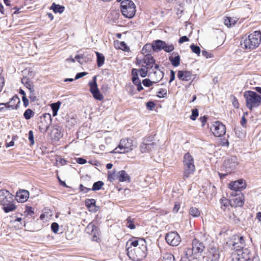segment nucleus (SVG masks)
<instances>
[{
	"mask_svg": "<svg viewBox=\"0 0 261 261\" xmlns=\"http://www.w3.org/2000/svg\"><path fill=\"white\" fill-rule=\"evenodd\" d=\"M130 247L127 249V254L133 260H141L147 255L146 242L144 239L136 238L129 240Z\"/></svg>",
	"mask_w": 261,
	"mask_h": 261,
	"instance_id": "f257e3e1",
	"label": "nucleus"
},
{
	"mask_svg": "<svg viewBox=\"0 0 261 261\" xmlns=\"http://www.w3.org/2000/svg\"><path fill=\"white\" fill-rule=\"evenodd\" d=\"M192 248L185 249L184 256L181 257L180 261L199 260L203 257L202 252L205 248L203 244L197 239H195L192 241Z\"/></svg>",
	"mask_w": 261,
	"mask_h": 261,
	"instance_id": "f03ea898",
	"label": "nucleus"
},
{
	"mask_svg": "<svg viewBox=\"0 0 261 261\" xmlns=\"http://www.w3.org/2000/svg\"><path fill=\"white\" fill-rule=\"evenodd\" d=\"M261 33L258 31H254L247 37H243L241 41L242 47L249 50L255 49L260 44Z\"/></svg>",
	"mask_w": 261,
	"mask_h": 261,
	"instance_id": "7ed1b4c3",
	"label": "nucleus"
},
{
	"mask_svg": "<svg viewBox=\"0 0 261 261\" xmlns=\"http://www.w3.org/2000/svg\"><path fill=\"white\" fill-rule=\"evenodd\" d=\"M183 165L184 169L183 176L185 179L193 174L195 171L194 159L193 156L189 152H187L184 155Z\"/></svg>",
	"mask_w": 261,
	"mask_h": 261,
	"instance_id": "20e7f679",
	"label": "nucleus"
},
{
	"mask_svg": "<svg viewBox=\"0 0 261 261\" xmlns=\"http://www.w3.org/2000/svg\"><path fill=\"white\" fill-rule=\"evenodd\" d=\"M244 96L246 106L250 110L258 107L261 104V96L254 91H247L244 92Z\"/></svg>",
	"mask_w": 261,
	"mask_h": 261,
	"instance_id": "39448f33",
	"label": "nucleus"
},
{
	"mask_svg": "<svg viewBox=\"0 0 261 261\" xmlns=\"http://www.w3.org/2000/svg\"><path fill=\"white\" fill-rule=\"evenodd\" d=\"M121 12L126 18H132L136 13V7L130 0H124L121 3Z\"/></svg>",
	"mask_w": 261,
	"mask_h": 261,
	"instance_id": "423d86ee",
	"label": "nucleus"
},
{
	"mask_svg": "<svg viewBox=\"0 0 261 261\" xmlns=\"http://www.w3.org/2000/svg\"><path fill=\"white\" fill-rule=\"evenodd\" d=\"M134 148L133 141L129 139H123L121 140L118 147L115 148L112 152L113 153H125L132 150Z\"/></svg>",
	"mask_w": 261,
	"mask_h": 261,
	"instance_id": "0eeeda50",
	"label": "nucleus"
},
{
	"mask_svg": "<svg viewBox=\"0 0 261 261\" xmlns=\"http://www.w3.org/2000/svg\"><path fill=\"white\" fill-rule=\"evenodd\" d=\"M250 258V252L246 248L237 249L232 253L233 261H248Z\"/></svg>",
	"mask_w": 261,
	"mask_h": 261,
	"instance_id": "6e6552de",
	"label": "nucleus"
},
{
	"mask_svg": "<svg viewBox=\"0 0 261 261\" xmlns=\"http://www.w3.org/2000/svg\"><path fill=\"white\" fill-rule=\"evenodd\" d=\"M211 130L216 137H221L226 134V127L224 124L219 121L213 122Z\"/></svg>",
	"mask_w": 261,
	"mask_h": 261,
	"instance_id": "1a4fd4ad",
	"label": "nucleus"
},
{
	"mask_svg": "<svg viewBox=\"0 0 261 261\" xmlns=\"http://www.w3.org/2000/svg\"><path fill=\"white\" fill-rule=\"evenodd\" d=\"M237 165L238 161L236 156H231L225 160L224 163V168L227 173L224 174L219 173L220 177H224L227 173H230L236 168Z\"/></svg>",
	"mask_w": 261,
	"mask_h": 261,
	"instance_id": "9d476101",
	"label": "nucleus"
},
{
	"mask_svg": "<svg viewBox=\"0 0 261 261\" xmlns=\"http://www.w3.org/2000/svg\"><path fill=\"white\" fill-rule=\"evenodd\" d=\"M52 118L48 113L44 114L40 117V121L39 123V128L41 132H46L50 125L51 124Z\"/></svg>",
	"mask_w": 261,
	"mask_h": 261,
	"instance_id": "9b49d317",
	"label": "nucleus"
},
{
	"mask_svg": "<svg viewBox=\"0 0 261 261\" xmlns=\"http://www.w3.org/2000/svg\"><path fill=\"white\" fill-rule=\"evenodd\" d=\"M90 86V91L92 94L93 97L96 99L101 100L103 98V95L100 93L96 83V76L93 77V81L89 82Z\"/></svg>",
	"mask_w": 261,
	"mask_h": 261,
	"instance_id": "f8f14e48",
	"label": "nucleus"
},
{
	"mask_svg": "<svg viewBox=\"0 0 261 261\" xmlns=\"http://www.w3.org/2000/svg\"><path fill=\"white\" fill-rule=\"evenodd\" d=\"M165 239L167 243L173 246H177L181 241L180 236L175 231L167 233Z\"/></svg>",
	"mask_w": 261,
	"mask_h": 261,
	"instance_id": "ddd939ff",
	"label": "nucleus"
},
{
	"mask_svg": "<svg viewBox=\"0 0 261 261\" xmlns=\"http://www.w3.org/2000/svg\"><path fill=\"white\" fill-rule=\"evenodd\" d=\"M231 195L232 197L229 200V203L232 206L238 207L242 206L244 202V197L242 194L233 195L232 192Z\"/></svg>",
	"mask_w": 261,
	"mask_h": 261,
	"instance_id": "4468645a",
	"label": "nucleus"
},
{
	"mask_svg": "<svg viewBox=\"0 0 261 261\" xmlns=\"http://www.w3.org/2000/svg\"><path fill=\"white\" fill-rule=\"evenodd\" d=\"M233 249L237 250V249L244 248L245 246V241L242 236L239 235H234L232 237V243Z\"/></svg>",
	"mask_w": 261,
	"mask_h": 261,
	"instance_id": "2eb2a0df",
	"label": "nucleus"
},
{
	"mask_svg": "<svg viewBox=\"0 0 261 261\" xmlns=\"http://www.w3.org/2000/svg\"><path fill=\"white\" fill-rule=\"evenodd\" d=\"M205 257L207 258V261H218L220 257L218 249L216 247H211L208 249Z\"/></svg>",
	"mask_w": 261,
	"mask_h": 261,
	"instance_id": "dca6fc26",
	"label": "nucleus"
},
{
	"mask_svg": "<svg viewBox=\"0 0 261 261\" xmlns=\"http://www.w3.org/2000/svg\"><path fill=\"white\" fill-rule=\"evenodd\" d=\"M246 182L242 179L232 181L229 184V189L234 191L243 190L246 188Z\"/></svg>",
	"mask_w": 261,
	"mask_h": 261,
	"instance_id": "f3484780",
	"label": "nucleus"
},
{
	"mask_svg": "<svg viewBox=\"0 0 261 261\" xmlns=\"http://www.w3.org/2000/svg\"><path fill=\"white\" fill-rule=\"evenodd\" d=\"M13 198V195L6 190H0V203L2 205L8 202Z\"/></svg>",
	"mask_w": 261,
	"mask_h": 261,
	"instance_id": "a211bd4d",
	"label": "nucleus"
},
{
	"mask_svg": "<svg viewBox=\"0 0 261 261\" xmlns=\"http://www.w3.org/2000/svg\"><path fill=\"white\" fill-rule=\"evenodd\" d=\"M85 231L87 233L93 236V240H97V235H98L99 231L98 228L93 223H90L86 227Z\"/></svg>",
	"mask_w": 261,
	"mask_h": 261,
	"instance_id": "6ab92c4d",
	"label": "nucleus"
},
{
	"mask_svg": "<svg viewBox=\"0 0 261 261\" xmlns=\"http://www.w3.org/2000/svg\"><path fill=\"white\" fill-rule=\"evenodd\" d=\"M159 65H155V70L153 73H150L149 76L153 80L154 83H157L161 80L164 76V73L163 71L159 69Z\"/></svg>",
	"mask_w": 261,
	"mask_h": 261,
	"instance_id": "aec40b11",
	"label": "nucleus"
},
{
	"mask_svg": "<svg viewBox=\"0 0 261 261\" xmlns=\"http://www.w3.org/2000/svg\"><path fill=\"white\" fill-rule=\"evenodd\" d=\"M29 197V192L25 190H19L16 193V198L19 202H24L26 201Z\"/></svg>",
	"mask_w": 261,
	"mask_h": 261,
	"instance_id": "412c9836",
	"label": "nucleus"
},
{
	"mask_svg": "<svg viewBox=\"0 0 261 261\" xmlns=\"http://www.w3.org/2000/svg\"><path fill=\"white\" fill-rule=\"evenodd\" d=\"M3 210L5 213H9L15 211L17 208L15 202L14 201L13 198L12 200H10L8 202H6L5 204L2 205Z\"/></svg>",
	"mask_w": 261,
	"mask_h": 261,
	"instance_id": "4be33fe9",
	"label": "nucleus"
},
{
	"mask_svg": "<svg viewBox=\"0 0 261 261\" xmlns=\"http://www.w3.org/2000/svg\"><path fill=\"white\" fill-rule=\"evenodd\" d=\"M20 101L19 97L17 96H13L10 100L6 103V108L11 109H16L18 108V105Z\"/></svg>",
	"mask_w": 261,
	"mask_h": 261,
	"instance_id": "5701e85b",
	"label": "nucleus"
},
{
	"mask_svg": "<svg viewBox=\"0 0 261 261\" xmlns=\"http://www.w3.org/2000/svg\"><path fill=\"white\" fill-rule=\"evenodd\" d=\"M192 76L190 71L179 70L178 72L177 77L181 81H189L192 79Z\"/></svg>",
	"mask_w": 261,
	"mask_h": 261,
	"instance_id": "b1692460",
	"label": "nucleus"
},
{
	"mask_svg": "<svg viewBox=\"0 0 261 261\" xmlns=\"http://www.w3.org/2000/svg\"><path fill=\"white\" fill-rule=\"evenodd\" d=\"M154 144L153 142L146 143L143 142L140 146V151L142 153H147L153 149Z\"/></svg>",
	"mask_w": 261,
	"mask_h": 261,
	"instance_id": "393cba45",
	"label": "nucleus"
},
{
	"mask_svg": "<svg viewBox=\"0 0 261 261\" xmlns=\"http://www.w3.org/2000/svg\"><path fill=\"white\" fill-rule=\"evenodd\" d=\"M169 61L174 67H177L180 64V56L176 53H173L169 58Z\"/></svg>",
	"mask_w": 261,
	"mask_h": 261,
	"instance_id": "a878e982",
	"label": "nucleus"
},
{
	"mask_svg": "<svg viewBox=\"0 0 261 261\" xmlns=\"http://www.w3.org/2000/svg\"><path fill=\"white\" fill-rule=\"evenodd\" d=\"M144 62L145 64V67L147 68L151 69L153 67H155V60L151 56L147 55L144 59Z\"/></svg>",
	"mask_w": 261,
	"mask_h": 261,
	"instance_id": "bb28decb",
	"label": "nucleus"
},
{
	"mask_svg": "<svg viewBox=\"0 0 261 261\" xmlns=\"http://www.w3.org/2000/svg\"><path fill=\"white\" fill-rule=\"evenodd\" d=\"M116 179L121 182L130 181L129 176L124 170H121L117 173Z\"/></svg>",
	"mask_w": 261,
	"mask_h": 261,
	"instance_id": "cd10ccee",
	"label": "nucleus"
},
{
	"mask_svg": "<svg viewBox=\"0 0 261 261\" xmlns=\"http://www.w3.org/2000/svg\"><path fill=\"white\" fill-rule=\"evenodd\" d=\"M165 41L157 40L153 42L152 47L154 51H160L163 49Z\"/></svg>",
	"mask_w": 261,
	"mask_h": 261,
	"instance_id": "c85d7f7f",
	"label": "nucleus"
},
{
	"mask_svg": "<svg viewBox=\"0 0 261 261\" xmlns=\"http://www.w3.org/2000/svg\"><path fill=\"white\" fill-rule=\"evenodd\" d=\"M51 9L55 13H62L64 10V7L59 5H56L55 3L53 4L51 6Z\"/></svg>",
	"mask_w": 261,
	"mask_h": 261,
	"instance_id": "c756f323",
	"label": "nucleus"
},
{
	"mask_svg": "<svg viewBox=\"0 0 261 261\" xmlns=\"http://www.w3.org/2000/svg\"><path fill=\"white\" fill-rule=\"evenodd\" d=\"M60 105L61 102L59 101L51 104L50 106L53 111V116H56L57 115V113L60 108Z\"/></svg>",
	"mask_w": 261,
	"mask_h": 261,
	"instance_id": "7c9ffc66",
	"label": "nucleus"
},
{
	"mask_svg": "<svg viewBox=\"0 0 261 261\" xmlns=\"http://www.w3.org/2000/svg\"><path fill=\"white\" fill-rule=\"evenodd\" d=\"M189 214L193 217H198L200 215V212L197 208L191 207L189 209Z\"/></svg>",
	"mask_w": 261,
	"mask_h": 261,
	"instance_id": "2f4dec72",
	"label": "nucleus"
},
{
	"mask_svg": "<svg viewBox=\"0 0 261 261\" xmlns=\"http://www.w3.org/2000/svg\"><path fill=\"white\" fill-rule=\"evenodd\" d=\"M163 261H175V257L170 253H165L163 255Z\"/></svg>",
	"mask_w": 261,
	"mask_h": 261,
	"instance_id": "473e14b6",
	"label": "nucleus"
},
{
	"mask_svg": "<svg viewBox=\"0 0 261 261\" xmlns=\"http://www.w3.org/2000/svg\"><path fill=\"white\" fill-rule=\"evenodd\" d=\"M96 54L97 56V65L98 67H100L104 64V56L98 52H96Z\"/></svg>",
	"mask_w": 261,
	"mask_h": 261,
	"instance_id": "72a5a7b5",
	"label": "nucleus"
},
{
	"mask_svg": "<svg viewBox=\"0 0 261 261\" xmlns=\"http://www.w3.org/2000/svg\"><path fill=\"white\" fill-rule=\"evenodd\" d=\"M34 115V112H33L31 109H28L24 112L23 116L25 119L29 120L33 117Z\"/></svg>",
	"mask_w": 261,
	"mask_h": 261,
	"instance_id": "f704fd0d",
	"label": "nucleus"
},
{
	"mask_svg": "<svg viewBox=\"0 0 261 261\" xmlns=\"http://www.w3.org/2000/svg\"><path fill=\"white\" fill-rule=\"evenodd\" d=\"M237 20L233 19L230 17H226L224 21V24L228 27H230L236 24Z\"/></svg>",
	"mask_w": 261,
	"mask_h": 261,
	"instance_id": "c9c22d12",
	"label": "nucleus"
},
{
	"mask_svg": "<svg viewBox=\"0 0 261 261\" xmlns=\"http://www.w3.org/2000/svg\"><path fill=\"white\" fill-rule=\"evenodd\" d=\"M52 137L56 140H58L61 137V134L60 130L57 128H55L53 130L51 133Z\"/></svg>",
	"mask_w": 261,
	"mask_h": 261,
	"instance_id": "e433bc0d",
	"label": "nucleus"
},
{
	"mask_svg": "<svg viewBox=\"0 0 261 261\" xmlns=\"http://www.w3.org/2000/svg\"><path fill=\"white\" fill-rule=\"evenodd\" d=\"M174 49V46L172 43H167L165 42V45L163 50L167 53H170Z\"/></svg>",
	"mask_w": 261,
	"mask_h": 261,
	"instance_id": "4c0bfd02",
	"label": "nucleus"
},
{
	"mask_svg": "<svg viewBox=\"0 0 261 261\" xmlns=\"http://www.w3.org/2000/svg\"><path fill=\"white\" fill-rule=\"evenodd\" d=\"M134 219H132L130 217H128L126 219V226L127 227L131 229H134L136 228L135 224H134Z\"/></svg>",
	"mask_w": 261,
	"mask_h": 261,
	"instance_id": "58836bf2",
	"label": "nucleus"
},
{
	"mask_svg": "<svg viewBox=\"0 0 261 261\" xmlns=\"http://www.w3.org/2000/svg\"><path fill=\"white\" fill-rule=\"evenodd\" d=\"M117 44H118L117 47L119 49H120L125 51H128L129 48L124 42H123V41L120 42L118 43Z\"/></svg>",
	"mask_w": 261,
	"mask_h": 261,
	"instance_id": "ea45409f",
	"label": "nucleus"
},
{
	"mask_svg": "<svg viewBox=\"0 0 261 261\" xmlns=\"http://www.w3.org/2000/svg\"><path fill=\"white\" fill-rule=\"evenodd\" d=\"M103 185V182L101 181H98L96 182H95L93 185V187L92 188V190L93 191H97L101 189L102 186Z\"/></svg>",
	"mask_w": 261,
	"mask_h": 261,
	"instance_id": "a19ab883",
	"label": "nucleus"
},
{
	"mask_svg": "<svg viewBox=\"0 0 261 261\" xmlns=\"http://www.w3.org/2000/svg\"><path fill=\"white\" fill-rule=\"evenodd\" d=\"M190 48L194 53L196 54L197 56L200 55L201 50L199 46L192 44L190 46Z\"/></svg>",
	"mask_w": 261,
	"mask_h": 261,
	"instance_id": "79ce46f5",
	"label": "nucleus"
},
{
	"mask_svg": "<svg viewBox=\"0 0 261 261\" xmlns=\"http://www.w3.org/2000/svg\"><path fill=\"white\" fill-rule=\"evenodd\" d=\"M87 206L89 208H92L94 207L95 205V201L94 199H88L86 201Z\"/></svg>",
	"mask_w": 261,
	"mask_h": 261,
	"instance_id": "37998d69",
	"label": "nucleus"
},
{
	"mask_svg": "<svg viewBox=\"0 0 261 261\" xmlns=\"http://www.w3.org/2000/svg\"><path fill=\"white\" fill-rule=\"evenodd\" d=\"M75 59L81 64H83V63L84 62H85V60H84V56L83 54L77 55L75 56Z\"/></svg>",
	"mask_w": 261,
	"mask_h": 261,
	"instance_id": "c03bdc74",
	"label": "nucleus"
},
{
	"mask_svg": "<svg viewBox=\"0 0 261 261\" xmlns=\"http://www.w3.org/2000/svg\"><path fill=\"white\" fill-rule=\"evenodd\" d=\"M24 214L25 216H32L34 214V211L31 207L27 206L25 207V211L24 212Z\"/></svg>",
	"mask_w": 261,
	"mask_h": 261,
	"instance_id": "a18cd8bd",
	"label": "nucleus"
},
{
	"mask_svg": "<svg viewBox=\"0 0 261 261\" xmlns=\"http://www.w3.org/2000/svg\"><path fill=\"white\" fill-rule=\"evenodd\" d=\"M198 116V111L197 109H194L192 111V115L190 116L191 119L195 120Z\"/></svg>",
	"mask_w": 261,
	"mask_h": 261,
	"instance_id": "49530a36",
	"label": "nucleus"
},
{
	"mask_svg": "<svg viewBox=\"0 0 261 261\" xmlns=\"http://www.w3.org/2000/svg\"><path fill=\"white\" fill-rule=\"evenodd\" d=\"M202 55L206 59L212 58L214 57L213 55L211 53L205 50H203L202 51Z\"/></svg>",
	"mask_w": 261,
	"mask_h": 261,
	"instance_id": "de8ad7c7",
	"label": "nucleus"
},
{
	"mask_svg": "<svg viewBox=\"0 0 261 261\" xmlns=\"http://www.w3.org/2000/svg\"><path fill=\"white\" fill-rule=\"evenodd\" d=\"M149 68H147L146 67H144V68H142L140 70V75L142 77H145L147 74V69H148Z\"/></svg>",
	"mask_w": 261,
	"mask_h": 261,
	"instance_id": "09e8293b",
	"label": "nucleus"
},
{
	"mask_svg": "<svg viewBox=\"0 0 261 261\" xmlns=\"http://www.w3.org/2000/svg\"><path fill=\"white\" fill-rule=\"evenodd\" d=\"M51 228L52 231L54 233H57L59 230V225L57 223H53L51 225Z\"/></svg>",
	"mask_w": 261,
	"mask_h": 261,
	"instance_id": "8fccbe9b",
	"label": "nucleus"
},
{
	"mask_svg": "<svg viewBox=\"0 0 261 261\" xmlns=\"http://www.w3.org/2000/svg\"><path fill=\"white\" fill-rule=\"evenodd\" d=\"M167 95V90L166 89H161L158 92L157 96L159 97H165Z\"/></svg>",
	"mask_w": 261,
	"mask_h": 261,
	"instance_id": "3c124183",
	"label": "nucleus"
},
{
	"mask_svg": "<svg viewBox=\"0 0 261 261\" xmlns=\"http://www.w3.org/2000/svg\"><path fill=\"white\" fill-rule=\"evenodd\" d=\"M143 84L146 87H150L151 86L153 83H154L153 81L152 82L149 79H145L142 82Z\"/></svg>",
	"mask_w": 261,
	"mask_h": 261,
	"instance_id": "603ef678",
	"label": "nucleus"
},
{
	"mask_svg": "<svg viewBox=\"0 0 261 261\" xmlns=\"http://www.w3.org/2000/svg\"><path fill=\"white\" fill-rule=\"evenodd\" d=\"M29 140L31 142V145L34 144V135L32 130H30L29 132Z\"/></svg>",
	"mask_w": 261,
	"mask_h": 261,
	"instance_id": "864d4df0",
	"label": "nucleus"
},
{
	"mask_svg": "<svg viewBox=\"0 0 261 261\" xmlns=\"http://www.w3.org/2000/svg\"><path fill=\"white\" fill-rule=\"evenodd\" d=\"M189 39L186 36H184L180 38L178 41L179 44H181L185 42L189 41Z\"/></svg>",
	"mask_w": 261,
	"mask_h": 261,
	"instance_id": "5fc2aeb1",
	"label": "nucleus"
},
{
	"mask_svg": "<svg viewBox=\"0 0 261 261\" xmlns=\"http://www.w3.org/2000/svg\"><path fill=\"white\" fill-rule=\"evenodd\" d=\"M87 74H88V73L86 72H82L78 73L77 74H76L75 79L77 80V79H80V78L83 77L84 76L86 75Z\"/></svg>",
	"mask_w": 261,
	"mask_h": 261,
	"instance_id": "6e6d98bb",
	"label": "nucleus"
},
{
	"mask_svg": "<svg viewBox=\"0 0 261 261\" xmlns=\"http://www.w3.org/2000/svg\"><path fill=\"white\" fill-rule=\"evenodd\" d=\"M115 178H116V174L114 173L109 174L108 179L110 181H113Z\"/></svg>",
	"mask_w": 261,
	"mask_h": 261,
	"instance_id": "4d7b16f0",
	"label": "nucleus"
},
{
	"mask_svg": "<svg viewBox=\"0 0 261 261\" xmlns=\"http://www.w3.org/2000/svg\"><path fill=\"white\" fill-rule=\"evenodd\" d=\"M132 81L135 85H137L141 83L140 80H139L138 76H133L132 78Z\"/></svg>",
	"mask_w": 261,
	"mask_h": 261,
	"instance_id": "13d9d810",
	"label": "nucleus"
},
{
	"mask_svg": "<svg viewBox=\"0 0 261 261\" xmlns=\"http://www.w3.org/2000/svg\"><path fill=\"white\" fill-rule=\"evenodd\" d=\"M232 105H233V107L236 108H238L239 107V102L235 97H233Z\"/></svg>",
	"mask_w": 261,
	"mask_h": 261,
	"instance_id": "bf43d9fd",
	"label": "nucleus"
},
{
	"mask_svg": "<svg viewBox=\"0 0 261 261\" xmlns=\"http://www.w3.org/2000/svg\"><path fill=\"white\" fill-rule=\"evenodd\" d=\"M146 107L149 110H152L154 107V103L152 101H149L147 102Z\"/></svg>",
	"mask_w": 261,
	"mask_h": 261,
	"instance_id": "052dcab7",
	"label": "nucleus"
},
{
	"mask_svg": "<svg viewBox=\"0 0 261 261\" xmlns=\"http://www.w3.org/2000/svg\"><path fill=\"white\" fill-rule=\"evenodd\" d=\"M76 162L80 164H84L87 162V161L83 158H79L76 159Z\"/></svg>",
	"mask_w": 261,
	"mask_h": 261,
	"instance_id": "680f3d73",
	"label": "nucleus"
},
{
	"mask_svg": "<svg viewBox=\"0 0 261 261\" xmlns=\"http://www.w3.org/2000/svg\"><path fill=\"white\" fill-rule=\"evenodd\" d=\"M199 120L202 123V126H203L206 122L207 118L205 116H204L202 117H200Z\"/></svg>",
	"mask_w": 261,
	"mask_h": 261,
	"instance_id": "e2e57ef3",
	"label": "nucleus"
},
{
	"mask_svg": "<svg viewBox=\"0 0 261 261\" xmlns=\"http://www.w3.org/2000/svg\"><path fill=\"white\" fill-rule=\"evenodd\" d=\"M220 203L222 206H226L227 203V199L225 197H223L220 199Z\"/></svg>",
	"mask_w": 261,
	"mask_h": 261,
	"instance_id": "0e129e2a",
	"label": "nucleus"
},
{
	"mask_svg": "<svg viewBox=\"0 0 261 261\" xmlns=\"http://www.w3.org/2000/svg\"><path fill=\"white\" fill-rule=\"evenodd\" d=\"M80 190L81 191H83V192L84 193H87L90 190V189L89 188H87L86 187H85L84 186H83L82 185H80Z\"/></svg>",
	"mask_w": 261,
	"mask_h": 261,
	"instance_id": "69168bd1",
	"label": "nucleus"
},
{
	"mask_svg": "<svg viewBox=\"0 0 261 261\" xmlns=\"http://www.w3.org/2000/svg\"><path fill=\"white\" fill-rule=\"evenodd\" d=\"M22 101L23 102L24 106L25 107H28V106L29 105V100L27 98L26 96H22Z\"/></svg>",
	"mask_w": 261,
	"mask_h": 261,
	"instance_id": "338daca9",
	"label": "nucleus"
},
{
	"mask_svg": "<svg viewBox=\"0 0 261 261\" xmlns=\"http://www.w3.org/2000/svg\"><path fill=\"white\" fill-rule=\"evenodd\" d=\"M180 208V204L179 203H176L175 204L174 207L173 208V211L175 213H177Z\"/></svg>",
	"mask_w": 261,
	"mask_h": 261,
	"instance_id": "774afa93",
	"label": "nucleus"
}]
</instances>
